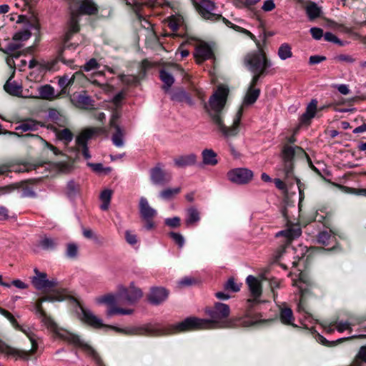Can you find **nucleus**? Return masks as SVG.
Listing matches in <instances>:
<instances>
[{
    "label": "nucleus",
    "instance_id": "f257e3e1",
    "mask_svg": "<svg viewBox=\"0 0 366 366\" xmlns=\"http://www.w3.org/2000/svg\"><path fill=\"white\" fill-rule=\"evenodd\" d=\"M207 312L211 317L210 320L188 317L182 322L169 327H164L157 324H149L142 327L127 328H119L113 326L106 327L126 335H149L156 336L167 335L175 332L223 327L225 326L224 320L229 316L230 309L227 305L217 302L214 305V308L207 310Z\"/></svg>",
    "mask_w": 366,
    "mask_h": 366
},
{
    "label": "nucleus",
    "instance_id": "f03ea898",
    "mask_svg": "<svg viewBox=\"0 0 366 366\" xmlns=\"http://www.w3.org/2000/svg\"><path fill=\"white\" fill-rule=\"evenodd\" d=\"M65 300L63 295H51L46 296L42 299L37 300L35 305L36 313L39 314L42 316V322L44 325L52 332H54L56 337L66 341L69 344L74 345L75 347L81 348L89 355L92 356L94 362L97 366H104L99 357L97 355L94 350L90 347L86 342L80 338L79 335L74 334L66 329L59 327L57 324L50 317L46 315L44 313L41 305L44 301L48 302H61Z\"/></svg>",
    "mask_w": 366,
    "mask_h": 366
},
{
    "label": "nucleus",
    "instance_id": "7ed1b4c3",
    "mask_svg": "<svg viewBox=\"0 0 366 366\" xmlns=\"http://www.w3.org/2000/svg\"><path fill=\"white\" fill-rule=\"evenodd\" d=\"M228 93L227 87L224 86H218L210 97L209 104L206 107L216 129L227 139L234 137L239 134L242 117V109H240L237 111L233 119L232 125L231 127L225 125L221 112L226 104Z\"/></svg>",
    "mask_w": 366,
    "mask_h": 366
},
{
    "label": "nucleus",
    "instance_id": "20e7f679",
    "mask_svg": "<svg viewBox=\"0 0 366 366\" xmlns=\"http://www.w3.org/2000/svg\"><path fill=\"white\" fill-rule=\"evenodd\" d=\"M14 329L22 332L29 338L31 343V348L29 350H21L14 347H11L6 345L2 340H0V352L4 353L8 356H11L16 359H22L27 360L33 355L38 349V337L33 332L32 329L27 326L21 325L18 323L14 316L10 320Z\"/></svg>",
    "mask_w": 366,
    "mask_h": 366
},
{
    "label": "nucleus",
    "instance_id": "39448f33",
    "mask_svg": "<svg viewBox=\"0 0 366 366\" xmlns=\"http://www.w3.org/2000/svg\"><path fill=\"white\" fill-rule=\"evenodd\" d=\"M70 19L68 31L65 36L66 41H68L73 34L79 30V16L80 15H92L97 11V6L92 0H81L77 3H71L69 6Z\"/></svg>",
    "mask_w": 366,
    "mask_h": 366
},
{
    "label": "nucleus",
    "instance_id": "423d86ee",
    "mask_svg": "<svg viewBox=\"0 0 366 366\" xmlns=\"http://www.w3.org/2000/svg\"><path fill=\"white\" fill-rule=\"evenodd\" d=\"M194 6L199 14L202 18L212 21H217L222 19V21L229 28L235 30L236 31L240 32L249 36L254 41H257L255 36L252 34L249 30L244 29L239 26L234 24L224 17L222 16L221 14L214 13L215 9V4L214 1L211 0H200L198 3H194Z\"/></svg>",
    "mask_w": 366,
    "mask_h": 366
},
{
    "label": "nucleus",
    "instance_id": "0eeeda50",
    "mask_svg": "<svg viewBox=\"0 0 366 366\" xmlns=\"http://www.w3.org/2000/svg\"><path fill=\"white\" fill-rule=\"evenodd\" d=\"M245 66L252 73L264 72L271 64L267 61L262 49L249 52L244 59Z\"/></svg>",
    "mask_w": 366,
    "mask_h": 366
},
{
    "label": "nucleus",
    "instance_id": "6e6552de",
    "mask_svg": "<svg viewBox=\"0 0 366 366\" xmlns=\"http://www.w3.org/2000/svg\"><path fill=\"white\" fill-rule=\"evenodd\" d=\"M228 179L237 184H246L253 178V172L247 168L239 167L229 170L227 174Z\"/></svg>",
    "mask_w": 366,
    "mask_h": 366
},
{
    "label": "nucleus",
    "instance_id": "1a4fd4ad",
    "mask_svg": "<svg viewBox=\"0 0 366 366\" xmlns=\"http://www.w3.org/2000/svg\"><path fill=\"white\" fill-rule=\"evenodd\" d=\"M129 293L128 289L125 287L119 286V296L122 298L129 305L135 304L143 295L142 290L135 287L134 282H131L129 285Z\"/></svg>",
    "mask_w": 366,
    "mask_h": 366
},
{
    "label": "nucleus",
    "instance_id": "9d476101",
    "mask_svg": "<svg viewBox=\"0 0 366 366\" xmlns=\"http://www.w3.org/2000/svg\"><path fill=\"white\" fill-rule=\"evenodd\" d=\"M34 272L35 276L31 278V283L36 289L43 290L51 288L57 285L56 280H49L45 272H39L37 268H34Z\"/></svg>",
    "mask_w": 366,
    "mask_h": 366
},
{
    "label": "nucleus",
    "instance_id": "9b49d317",
    "mask_svg": "<svg viewBox=\"0 0 366 366\" xmlns=\"http://www.w3.org/2000/svg\"><path fill=\"white\" fill-rule=\"evenodd\" d=\"M97 131L98 129L94 128L86 129L76 137V144L79 147L82 149V154L86 159L91 158L87 147V142L92 136L97 132Z\"/></svg>",
    "mask_w": 366,
    "mask_h": 366
},
{
    "label": "nucleus",
    "instance_id": "f8f14e48",
    "mask_svg": "<svg viewBox=\"0 0 366 366\" xmlns=\"http://www.w3.org/2000/svg\"><path fill=\"white\" fill-rule=\"evenodd\" d=\"M71 102L74 106L81 109H94L95 106L94 101L85 92L74 95L71 98Z\"/></svg>",
    "mask_w": 366,
    "mask_h": 366
},
{
    "label": "nucleus",
    "instance_id": "ddd939ff",
    "mask_svg": "<svg viewBox=\"0 0 366 366\" xmlns=\"http://www.w3.org/2000/svg\"><path fill=\"white\" fill-rule=\"evenodd\" d=\"M301 233L302 231L300 227L298 225H293L285 230L278 232L276 234V237H282L283 239L282 241V243L285 246H287L293 239L299 237L301 235Z\"/></svg>",
    "mask_w": 366,
    "mask_h": 366
},
{
    "label": "nucleus",
    "instance_id": "4468645a",
    "mask_svg": "<svg viewBox=\"0 0 366 366\" xmlns=\"http://www.w3.org/2000/svg\"><path fill=\"white\" fill-rule=\"evenodd\" d=\"M37 92L36 94H26L24 97L26 98H40L46 100H51L59 97V95L55 94L54 87L49 84L39 86Z\"/></svg>",
    "mask_w": 366,
    "mask_h": 366
},
{
    "label": "nucleus",
    "instance_id": "2eb2a0df",
    "mask_svg": "<svg viewBox=\"0 0 366 366\" xmlns=\"http://www.w3.org/2000/svg\"><path fill=\"white\" fill-rule=\"evenodd\" d=\"M295 154H305V152L299 147L285 146L282 149V157L285 162L287 174L292 171V159Z\"/></svg>",
    "mask_w": 366,
    "mask_h": 366
},
{
    "label": "nucleus",
    "instance_id": "dca6fc26",
    "mask_svg": "<svg viewBox=\"0 0 366 366\" xmlns=\"http://www.w3.org/2000/svg\"><path fill=\"white\" fill-rule=\"evenodd\" d=\"M79 317L81 321L94 327L100 328L104 326L102 320L97 317L91 310L80 307Z\"/></svg>",
    "mask_w": 366,
    "mask_h": 366
},
{
    "label": "nucleus",
    "instance_id": "f3484780",
    "mask_svg": "<svg viewBox=\"0 0 366 366\" xmlns=\"http://www.w3.org/2000/svg\"><path fill=\"white\" fill-rule=\"evenodd\" d=\"M139 212L142 219H154L157 214V211L150 206L147 199L144 197L139 198Z\"/></svg>",
    "mask_w": 366,
    "mask_h": 366
},
{
    "label": "nucleus",
    "instance_id": "a211bd4d",
    "mask_svg": "<svg viewBox=\"0 0 366 366\" xmlns=\"http://www.w3.org/2000/svg\"><path fill=\"white\" fill-rule=\"evenodd\" d=\"M169 295V292L162 287H154L151 289L149 301L151 304L158 305L164 302Z\"/></svg>",
    "mask_w": 366,
    "mask_h": 366
},
{
    "label": "nucleus",
    "instance_id": "6ab92c4d",
    "mask_svg": "<svg viewBox=\"0 0 366 366\" xmlns=\"http://www.w3.org/2000/svg\"><path fill=\"white\" fill-rule=\"evenodd\" d=\"M337 232L333 229L323 230L317 235V242L325 246H332L334 249L337 244Z\"/></svg>",
    "mask_w": 366,
    "mask_h": 366
},
{
    "label": "nucleus",
    "instance_id": "aec40b11",
    "mask_svg": "<svg viewBox=\"0 0 366 366\" xmlns=\"http://www.w3.org/2000/svg\"><path fill=\"white\" fill-rule=\"evenodd\" d=\"M149 174L151 182L154 185H164L169 182L160 164L152 168L149 171Z\"/></svg>",
    "mask_w": 366,
    "mask_h": 366
},
{
    "label": "nucleus",
    "instance_id": "412c9836",
    "mask_svg": "<svg viewBox=\"0 0 366 366\" xmlns=\"http://www.w3.org/2000/svg\"><path fill=\"white\" fill-rule=\"evenodd\" d=\"M194 56L199 64L213 56V51L211 46L207 43H201L195 49Z\"/></svg>",
    "mask_w": 366,
    "mask_h": 366
},
{
    "label": "nucleus",
    "instance_id": "4be33fe9",
    "mask_svg": "<svg viewBox=\"0 0 366 366\" xmlns=\"http://www.w3.org/2000/svg\"><path fill=\"white\" fill-rule=\"evenodd\" d=\"M118 119L117 114H113L112 119L110 120V125L115 128L116 132L112 136V140L113 144L117 147H122L124 146V133L121 127L115 123V121Z\"/></svg>",
    "mask_w": 366,
    "mask_h": 366
},
{
    "label": "nucleus",
    "instance_id": "5701e85b",
    "mask_svg": "<svg viewBox=\"0 0 366 366\" xmlns=\"http://www.w3.org/2000/svg\"><path fill=\"white\" fill-rule=\"evenodd\" d=\"M246 282L248 285L251 295L257 300L262 295V285L260 281L252 275L247 276Z\"/></svg>",
    "mask_w": 366,
    "mask_h": 366
},
{
    "label": "nucleus",
    "instance_id": "b1692460",
    "mask_svg": "<svg viewBox=\"0 0 366 366\" xmlns=\"http://www.w3.org/2000/svg\"><path fill=\"white\" fill-rule=\"evenodd\" d=\"M13 75L14 74L10 76V78L4 84V90L10 95L26 98L24 97L26 94H22L23 90L21 85L12 80Z\"/></svg>",
    "mask_w": 366,
    "mask_h": 366
},
{
    "label": "nucleus",
    "instance_id": "393cba45",
    "mask_svg": "<svg viewBox=\"0 0 366 366\" xmlns=\"http://www.w3.org/2000/svg\"><path fill=\"white\" fill-rule=\"evenodd\" d=\"M260 94V90L258 88L249 86L244 97L243 99V102L242 104V106L239 109V110L242 109V113L243 112V108L244 107L250 106L253 104Z\"/></svg>",
    "mask_w": 366,
    "mask_h": 366
},
{
    "label": "nucleus",
    "instance_id": "a878e982",
    "mask_svg": "<svg viewBox=\"0 0 366 366\" xmlns=\"http://www.w3.org/2000/svg\"><path fill=\"white\" fill-rule=\"evenodd\" d=\"M197 162L196 154L191 153L186 155H181L174 159V165L179 168H184L194 165Z\"/></svg>",
    "mask_w": 366,
    "mask_h": 366
},
{
    "label": "nucleus",
    "instance_id": "bb28decb",
    "mask_svg": "<svg viewBox=\"0 0 366 366\" xmlns=\"http://www.w3.org/2000/svg\"><path fill=\"white\" fill-rule=\"evenodd\" d=\"M317 100L316 99H313L307 104L305 112L302 114L300 118L302 123L309 122L315 117L317 111Z\"/></svg>",
    "mask_w": 366,
    "mask_h": 366
},
{
    "label": "nucleus",
    "instance_id": "cd10ccee",
    "mask_svg": "<svg viewBox=\"0 0 366 366\" xmlns=\"http://www.w3.org/2000/svg\"><path fill=\"white\" fill-rule=\"evenodd\" d=\"M293 285L298 288L299 292L301 296V299L300 300V302L298 305V310H300L301 305L303 301V296L305 295V293H307V292L308 290L309 282L305 277L304 274L301 272V273H300L299 279L294 282Z\"/></svg>",
    "mask_w": 366,
    "mask_h": 366
},
{
    "label": "nucleus",
    "instance_id": "c85d7f7f",
    "mask_svg": "<svg viewBox=\"0 0 366 366\" xmlns=\"http://www.w3.org/2000/svg\"><path fill=\"white\" fill-rule=\"evenodd\" d=\"M41 126L39 122L32 119H28L22 121L20 124L16 127V130H21L24 132L36 131Z\"/></svg>",
    "mask_w": 366,
    "mask_h": 366
},
{
    "label": "nucleus",
    "instance_id": "c756f323",
    "mask_svg": "<svg viewBox=\"0 0 366 366\" xmlns=\"http://www.w3.org/2000/svg\"><path fill=\"white\" fill-rule=\"evenodd\" d=\"M202 163L204 165L215 166L218 163L217 154L212 149H205L202 152Z\"/></svg>",
    "mask_w": 366,
    "mask_h": 366
},
{
    "label": "nucleus",
    "instance_id": "7c9ffc66",
    "mask_svg": "<svg viewBox=\"0 0 366 366\" xmlns=\"http://www.w3.org/2000/svg\"><path fill=\"white\" fill-rule=\"evenodd\" d=\"M280 320L281 322L286 325H294V316L292 310L289 307H282L280 311Z\"/></svg>",
    "mask_w": 366,
    "mask_h": 366
},
{
    "label": "nucleus",
    "instance_id": "2f4dec72",
    "mask_svg": "<svg viewBox=\"0 0 366 366\" xmlns=\"http://www.w3.org/2000/svg\"><path fill=\"white\" fill-rule=\"evenodd\" d=\"M200 220L199 212L195 207H189L187 209L185 223L187 226L194 224Z\"/></svg>",
    "mask_w": 366,
    "mask_h": 366
},
{
    "label": "nucleus",
    "instance_id": "473e14b6",
    "mask_svg": "<svg viewBox=\"0 0 366 366\" xmlns=\"http://www.w3.org/2000/svg\"><path fill=\"white\" fill-rule=\"evenodd\" d=\"M112 196V191L111 189H106L101 192L99 199L102 202L100 205V209L102 210L106 211L109 208Z\"/></svg>",
    "mask_w": 366,
    "mask_h": 366
},
{
    "label": "nucleus",
    "instance_id": "72a5a7b5",
    "mask_svg": "<svg viewBox=\"0 0 366 366\" xmlns=\"http://www.w3.org/2000/svg\"><path fill=\"white\" fill-rule=\"evenodd\" d=\"M278 57L282 60H287L292 56L291 46L287 43L282 44L277 51Z\"/></svg>",
    "mask_w": 366,
    "mask_h": 366
},
{
    "label": "nucleus",
    "instance_id": "f704fd0d",
    "mask_svg": "<svg viewBox=\"0 0 366 366\" xmlns=\"http://www.w3.org/2000/svg\"><path fill=\"white\" fill-rule=\"evenodd\" d=\"M364 321L362 318L352 319L350 322H338L336 323V330L339 332H342L345 330H351V326H354L357 324L361 323Z\"/></svg>",
    "mask_w": 366,
    "mask_h": 366
},
{
    "label": "nucleus",
    "instance_id": "c9c22d12",
    "mask_svg": "<svg viewBox=\"0 0 366 366\" xmlns=\"http://www.w3.org/2000/svg\"><path fill=\"white\" fill-rule=\"evenodd\" d=\"M30 169L27 165H19V166H9L8 164L0 165V175L5 174L7 172L14 171L16 172H24L29 171Z\"/></svg>",
    "mask_w": 366,
    "mask_h": 366
},
{
    "label": "nucleus",
    "instance_id": "e433bc0d",
    "mask_svg": "<svg viewBox=\"0 0 366 366\" xmlns=\"http://www.w3.org/2000/svg\"><path fill=\"white\" fill-rule=\"evenodd\" d=\"M321 12V8L315 3L307 5L306 7V13L310 20H313L319 17Z\"/></svg>",
    "mask_w": 366,
    "mask_h": 366
},
{
    "label": "nucleus",
    "instance_id": "4c0bfd02",
    "mask_svg": "<svg viewBox=\"0 0 366 366\" xmlns=\"http://www.w3.org/2000/svg\"><path fill=\"white\" fill-rule=\"evenodd\" d=\"M159 76L161 80L164 84V89L168 91L171 86L174 84V79L173 76L165 70H161Z\"/></svg>",
    "mask_w": 366,
    "mask_h": 366
},
{
    "label": "nucleus",
    "instance_id": "58836bf2",
    "mask_svg": "<svg viewBox=\"0 0 366 366\" xmlns=\"http://www.w3.org/2000/svg\"><path fill=\"white\" fill-rule=\"evenodd\" d=\"M75 76L72 75L69 77L68 75H64L59 78L58 84L61 89L62 92H65V89L72 85L74 82Z\"/></svg>",
    "mask_w": 366,
    "mask_h": 366
},
{
    "label": "nucleus",
    "instance_id": "ea45409f",
    "mask_svg": "<svg viewBox=\"0 0 366 366\" xmlns=\"http://www.w3.org/2000/svg\"><path fill=\"white\" fill-rule=\"evenodd\" d=\"M180 192L179 187L174 188H167L162 190L159 194V197L164 200H169L172 199L175 195L179 194Z\"/></svg>",
    "mask_w": 366,
    "mask_h": 366
},
{
    "label": "nucleus",
    "instance_id": "a19ab883",
    "mask_svg": "<svg viewBox=\"0 0 366 366\" xmlns=\"http://www.w3.org/2000/svg\"><path fill=\"white\" fill-rule=\"evenodd\" d=\"M117 302V297L112 294H107L104 296L99 297L96 299V302L99 305H113Z\"/></svg>",
    "mask_w": 366,
    "mask_h": 366
},
{
    "label": "nucleus",
    "instance_id": "79ce46f5",
    "mask_svg": "<svg viewBox=\"0 0 366 366\" xmlns=\"http://www.w3.org/2000/svg\"><path fill=\"white\" fill-rule=\"evenodd\" d=\"M134 312L132 309H122L117 307H111L107 312V315L110 317L115 315H131Z\"/></svg>",
    "mask_w": 366,
    "mask_h": 366
},
{
    "label": "nucleus",
    "instance_id": "37998d69",
    "mask_svg": "<svg viewBox=\"0 0 366 366\" xmlns=\"http://www.w3.org/2000/svg\"><path fill=\"white\" fill-rule=\"evenodd\" d=\"M79 192V185L76 184L73 180L68 182L66 185V195L67 197L73 199L76 197Z\"/></svg>",
    "mask_w": 366,
    "mask_h": 366
},
{
    "label": "nucleus",
    "instance_id": "c03bdc74",
    "mask_svg": "<svg viewBox=\"0 0 366 366\" xmlns=\"http://www.w3.org/2000/svg\"><path fill=\"white\" fill-rule=\"evenodd\" d=\"M31 36L29 29H24L16 32L13 36L14 41H24L29 39Z\"/></svg>",
    "mask_w": 366,
    "mask_h": 366
},
{
    "label": "nucleus",
    "instance_id": "a18cd8bd",
    "mask_svg": "<svg viewBox=\"0 0 366 366\" xmlns=\"http://www.w3.org/2000/svg\"><path fill=\"white\" fill-rule=\"evenodd\" d=\"M39 245L44 249H53L56 245V242L54 239L44 237L40 240Z\"/></svg>",
    "mask_w": 366,
    "mask_h": 366
},
{
    "label": "nucleus",
    "instance_id": "49530a36",
    "mask_svg": "<svg viewBox=\"0 0 366 366\" xmlns=\"http://www.w3.org/2000/svg\"><path fill=\"white\" fill-rule=\"evenodd\" d=\"M241 284L235 282L234 278H229L224 284V288L226 290L237 292L240 290Z\"/></svg>",
    "mask_w": 366,
    "mask_h": 366
},
{
    "label": "nucleus",
    "instance_id": "de8ad7c7",
    "mask_svg": "<svg viewBox=\"0 0 366 366\" xmlns=\"http://www.w3.org/2000/svg\"><path fill=\"white\" fill-rule=\"evenodd\" d=\"M119 78L122 83L127 85H136L139 82L138 77L132 74H122Z\"/></svg>",
    "mask_w": 366,
    "mask_h": 366
},
{
    "label": "nucleus",
    "instance_id": "09e8293b",
    "mask_svg": "<svg viewBox=\"0 0 366 366\" xmlns=\"http://www.w3.org/2000/svg\"><path fill=\"white\" fill-rule=\"evenodd\" d=\"M87 164L97 173L108 174L112 171L110 167H104L103 164L101 163L94 164L89 162Z\"/></svg>",
    "mask_w": 366,
    "mask_h": 366
},
{
    "label": "nucleus",
    "instance_id": "8fccbe9b",
    "mask_svg": "<svg viewBox=\"0 0 366 366\" xmlns=\"http://www.w3.org/2000/svg\"><path fill=\"white\" fill-rule=\"evenodd\" d=\"M366 362V346H363L360 349L357 359L354 361L351 366H362L361 361Z\"/></svg>",
    "mask_w": 366,
    "mask_h": 366
},
{
    "label": "nucleus",
    "instance_id": "3c124183",
    "mask_svg": "<svg viewBox=\"0 0 366 366\" xmlns=\"http://www.w3.org/2000/svg\"><path fill=\"white\" fill-rule=\"evenodd\" d=\"M22 44L19 41H14L8 44L4 51L9 55H13L14 52L20 49Z\"/></svg>",
    "mask_w": 366,
    "mask_h": 366
},
{
    "label": "nucleus",
    "instance_id": "603ef678",
    "mask_svg": "<svg viewBox=\"0 0 366 366\" xmlns=\"http://www.w3.org/2000/svg\"><path fill=\"white\" fill-rule=\"evenodd\" d=\"M57 137L61 141L70 142L73 139V134L68 129H64L57 133Z\"/></svg>",
    "mask_w": 366,
    "mask_h": 366
},
{
    "label": "nucleus",
    "instance_id": "864d4df0",
    "mask_svg": "<svg viewBox=\"0 0 366 366\" xmlns=\"http://www.w3.org/2000/svg\"><path fill=\"white\" fill-rule=\"evenodd\" d=\"M78 254V246L75 243H69L66 247V255L69 258H75Z\"/></svg>",
    "mask_w": 366,
    "mask_h": 366
},
{
    "label": "nucleus",
    "instance_id": "5fc2aeb1",
    "mask_svg": "<svg viewBox=\"0 0 366 366\" xmlns=\"http://www.w3.org/2000/svg\"><path fill=\"white\" fill-rule=\"evenodd\" d=\"M125 1L127 5L132 6L137 17L139 19H140L141 18L140 9L142 6V4L139 2H138L137 0H125Z\"/></svg>",
    "mask_w": 366,
    "mask_h": 366
},
{
    "label": "nucleus",
    "instance_id": "6e6d98bb",
    "mask_svg": "<svg viewBox=\"0 0 366 366\" xmlns=\"http://www.w3.org/2000/svg\"><path fill=\"white\" fill-rule=\"evenodd\" d=\"M335 59L349 64H353L356 61L354 56L348 54H340L335 57Z\"/></svg>",
    "mask_w": 366,
    "mask_h": 366
},
{
    "label": "nucleus",
    "instance_id": "4d7b16f0",
    "mask_svg": "<svg viewBox=\"0 0 366 366\" xmlns=\"http://www.w3.org/2000/svg\"><path fill=\"white\" fill-rule=\"evenodd\" d=\"M166 225L171 228H176L180 225V218L178 217H174L172 218H167L164 220Z\"/></svg>",
    "mask_w": 366,
    "mask_h": 366
},
{
    "label": "nucleus",
    "instance_id": "13d9d810",
    "mask_svg": "<svg viewBox=\"0 0 366 366\" xmlns=\"http://www.w3.org/2000/svg\"><path fill=\"white\" fill-rule=\"evenodd\" d=\"M169 236L179 245V247H182L184 246V238L181 234L177 232H170Z\"/></svg>",
    "mask_w": 366,
    "mask_h": 366
},
{
    "label": "nucleus",
    "instance_id": "bf43d9fd",
    "mask_svg": "<svg viewBox=\"0 0 366 366\" xmlns=\"http://www.w3.org/2000/svg\"><path fill=\"white\" fill-rule=\"evenodd\" d=\"M82 233L85 238L93 239L95 242H99L97 235L91 229L84 228L82 229Z\"/></svg>",
    "mask_w": 366,
    "mask_h": 366
},
{
    "label": "nucleus",
    "instance_id": "052dcab7",
    "mask_svg": "<svg viewBox=\"0 0 366 366\" xmlns=\"http://www.w3.org/2000/svg\"><path fill=\"white\" fill-rule=\"evenodd\" d=\"M126 241L131 245H134L137 243V237L135 234L129 230L125 232Z\"/></svg>",
    "mask_w": 366,
    "mask_h": 366
},
{
    "label": "nucleus",
    "instance_id": "680f3d73",
    "mask_svg": "<svg viewBox=\"0 0 366 366\" xmlns=\"http://www.w3.org/2000/svg\"><path fill=\"white\" fill-rule=\"evenodd\" d=\"M324 38L327 41L332 42L342 45L341 41L332 32H326L324 34Z\"/></svg>",
    "mask_w": 366,
    "mask_h": 366
},
{
    "label": "nucleus",
    "instance_id": "e2e57ef3",
    "mask_svg": "<svg viewBox=\"0 0 366 366\" xmlns=\"http://www.w3.org/2000/svg\"><path fill=\"white\" fill-rule=\"evenodd\" d=\"M310 33L312 37L317 40H320L324 36L322 29L317 27L311 28Z\"/></svg>",
    "mask_w": 366,
    "mask_h": 366
},
{
    "label": "nucleus",
    "instance_id": "0e129e2a",
    "mask_svg": "<svg viewBox=\"0 0 366 366\" xmlns=\"http://www.w3.org/2000/svg\"><path fill=\"white\" fill-rule=\"evenodd\" d=\"M98 67L99 64L97 60L95 59H92L85 64L84 66V69L86 71H89Z\"/></svg>",
    "mask_w": 366,
    "mask_h": 366
},
{
    "label": "nucleus",
    "instance_id": "69168bd1",
    "mask_svg": "<svg viewBox=\"0 0 366 366\" xmlns=\"http://www.w3.org/2000/svg\"><path fill=\"white\" fill-rule=\"evenodd\" d=\"M275 8L274 0H266L264 1L262 9L264 11H271Z\"/></svg>",
    "mask_w": 366,
    "mask_h": 366
},
{
    "label": "nucleus",
    "instance_id": "338daca9",
    "mask_svg": "<svg viewBox=\"0 0 366 366\" xmlns=\"http://www.w3.org/2000/svg\"><path fill=\"white\" fill-rule=\"evenodd\" d=\"M194 282L195 280L192 277H184L179 281L178 284L180 287H187L192 285Z\"/></svg>",
    "mask_w": 366,
    "mask_h": 366
},
{
    "label": "nucleus",
    "instance_id": "774afa93",
    "mask_svg": "<svg viewBox=\"0 0 366 366\" xmlns=\"http://www.w3.org/2000/svg\"><path fill=\"white\" fill-rule=\"evenodd\" d=\"M326 57L324 56L314 55L311 56L309 59V63L310 64H317L325 61Z\"/></svg>",
    "mask_w": 366,
    "mask_h": 366
}]
</instances>
